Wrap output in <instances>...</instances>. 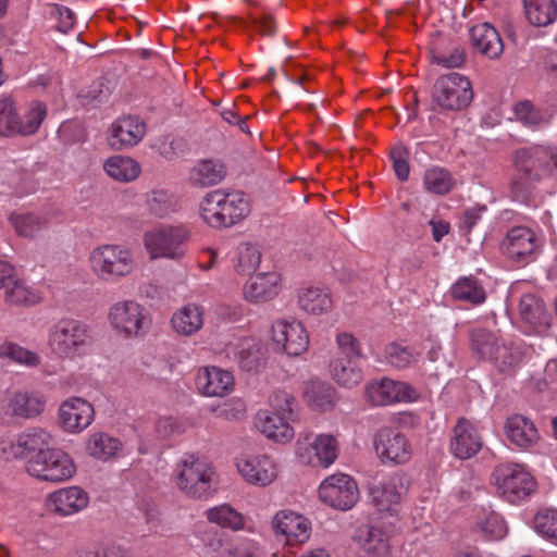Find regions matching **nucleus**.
Segmentation results:
<instances>
[{"label": "nucleus", "mask_w": 557, "mask_h": 557, "mask_svg": "<svg viewBox=\"0 0 557 557\" xmlns=\"http://www.w3.org/2000/svg\"><path fill=\"white\" fill-rule=\"evenodd\" d=\"M91 274L107 284L119 283L131 277L137 269L132 248L124 244L103 243L94 247L88 255Z\"/></svg>", "instance_id": "f257e3e1"}, {"label": "nucleus", "mask_w": 557, "mask_h": 557, "mask_svg": "<svg viewBox=\"0 0 557 557\" xmlns=\"http://www.w3.org/2000/svg\"><path fill=\"white\" fill-rule=\"evenodd\" d=\"M174 483L187 498L208 499L216 490L218 474L206 458L186 455L175 465Z\"/></svg>", "instance_id": "f03ea898"}, {"label": "nucleus", "mask_w": 557, "mask_h": 557, "mask_svg": "<svg viewBox=\"0 0 557 557\" xmlns=\"http://www.w3.org/2000/svg\"><path fill=\"white\" fill-rule=\"evenodd\" d=\"M249 212L248 199L238 191L212 190L199 203L200 218L215 228L233 226L244 220Z\"/></svg>", "instance_id": "7ed1b4c3"}, {"label": "nucleus", "mask_w": 557, "mask_h": 557, "mask_svg": "<svg viewBox=\"0 0 557 557\" xmlns=\"http://www.w3.org/2000/svg\"><path fill=\"white\" fill-rule=\"evenodd\" d=\"M47 343L57 357L75 360L87 355L91 346V335L87 324L64 318L49 327Z\"/></svg>", "instance_id": "20e7f679"}, {"label": "nucleus", "mask_w": 557, "mask_h": 557, "mask_svg": "<svg viewBox=\"0 0 557 557\" xmlns=\"http://www.w3.org/2000/svg\"><path fill=\"white\" fill-rule=\"evenodd\" d=\"M190 230L184 224H161L147 231L143 245L150 260H182L187 253Z\"/></svg>", "instance_id": "39448f33"}, {"label": "nucleus", "mask_w": 557, "mask_h": 557, "mask_svg": "<svg viewBox=\"0 0 557 557\" xmlns=\"http://www.w3.org/2000/svg\"><path fill=\"white\" fill-rule=\"evenodd\" d=\"M107 319L112 330L125 339L144 336L151 325L148 310L134 299H123L112 304Z\"/></svg>", "instance_id": "423d86ee"}, {"label": "nucleus", "mask_w": 557, "mask_h": 557, "mask_svg": "<svg viewBox=\"0 0 557 557\" xmlns=\"http://www.w3.org/2000/svg\"><path fill=\"white\" fill-rule=\"evenodd\" d=\"M493 478L500 497L511 504L525 500L536 490L534 476L521 463H502L495 468Z\"/></svg>", "instance_id": "0eeeda50"}, {"label": "nucleus", "mask_w": 557, "mask_h": 557, "mask_svg": "<svg viewBox=\"0 0 557 557\" xmlns=\"http://www.w3.org/2000/svg\"><path fill=\"white\" fill-rule=\"evenodd\" d=\"M338 453V440L329 433L300 435L295 446L298 461L314 468H330L336 461Z\"/></svg>", "instance_id": "6e6552de"}, {"label": "nucleus", "mask_w": 557, "mask_h": 557, "mask_svg": "<svg viewBox=\"0 0 557 557\" xmlns=\"http://www.w3.org/2000/svg\"><path fill=\"white\" fill-rule=\"evenodd\" d=\"M25 469L29 475L52 483L67 481L76 473V466L70 455L50 447L29 458Z\"/></svg>", "instance_id": "1a4fd4ad"}, {"label": "nucleus", "mask_w": 557, "mask_h": 557, "mask_svg": "<svg viewBox=\"0 0 557 557\" xmlns=\"http://www.w3.org/2000/svg\"><path fill=\"white\" fill-rule=\"evenodd\" d=\"M234 466L249 485L268 487L280 476L282 466L278 459L269 454H242L234 459Z\"/></svg>", "instance_id": "9d476101"}, {"label": "nucleus", "mask_w": 557, "mask_h": 557, "mask_svg": "<svg viewBox=\"0 0 557 557\" xmlns=\"http://www.w3.org/2000/svg\"><path fill=\"white\" fill-rule=\"evenodd\" d=\"M271 341L274 348L289 357L305 354L310 344V335L305 324L296 318H280L271 324Z\"/></svg>", "instance_id": "9b49d317"}, {"label": "nucleus", "mask_w": 557, "mask_h": 557, "mask_svg": "<svg viewBox=\"0 0 557 557\" xmlns=\"http://www.w3.org/2000/svg\"><path fill=\"white\" fill-rule=\"evenodd\" d=\"M318 497L330 508L348 511L359 499V488L352 476L345 473H333L320 483Z\"/></svg>", "instance_id": "f8f14e48"}, {"label": "nucleus", "mask_w": 557, "mask_h": 557, "mask_svg": "<svg viewBox=\"0 0 557 557\" xmlns=\"http://www.w3.org/2000/svg\"><path fill=\"white\" fill-rule=\"evenodd\" d=\"M434 102L445 110H461L473 98L470 81L456 72L440 76L432 91Z\"/></svg>", "instance_id": "ddd939ff"}, {"label": "nucleus", "mask_w": 557, "mask_h": 557, "mask_svg": "<svg viewBox=\"0 0 557 557\" xmlns=\"http://www.w3.org/2000/svg\"><path fill=\"white\" fill-rule=\"evenodd\" d=\"M502 247L509 259L528 263L540 253L543 239L534 228L517 225L507 231Z\"/></svg>", "instance_id": "4468645a"}, {"label": "nucleus", "mask_w": 557, "mask_h": 557, "mask_svg": "<svg viewBox=\"0 0 557 557\" xmlns=\"http://www.w3.org/2000/svg\"><path fill=\"white\" fill-rule=\"evenodd\" d=\"M515 168L518 174L540 178L557 168V146L533 145L516 152Z\"/></svg>", "instance_id": "2eb2a0df"}, {"label": "nucleus", "mask_w": 557, "mask_h": 557, "mask_svg": "<svg viewBox=\"0 0 557 557\" xmlns=\"http://www.w3.org/2000/svg\"><path fill=\"white\" fill-rule=\"evenodd\" d=\"M364 397L372 406H388L413 403L418 400L419 392L406 382L383 377L366 385Z\"/></svg>", "instance_id": "dca6fc26"}, {"label": "nucleus", "mask_w": 557, "mask_h": 557, "mask_svg": "<svg viewBox=\"0 0 557 557\" xmlns=\"http://www.w3.org/2000/svg\"><path fill=\"white\" fill-rule=\"evenodd\" d=\"M373 448L383 463L403 465L410 460L412 448L399 431L381 428L373 436Z\"/></svg>", "instance_id": "f3484780"}, {"label": "nucleus", "mask_w": 557, "mask_h": 557, "mask_svg": "<svg viewBox=\"0 0 557 557\" xmlns=\"http://www.w3.org/2000/svg\"><path fill=\"white\" fill-rule=\"evenodd\" d=\"M271 528L273 533L282 537L288 546L305 544L312 531L311 522L307 517L289 509L277 511L271 520Z\"/></svg>", "instance_id": "a211bd4d"}, {"label": "nucleus", "mask_w": 557, "mask_h": 557, "mask_svg": "<svg viewBox=\"0 0 557 557\" xmlns=\"http://www.w3.org/2000/svg\"><path fill=\"white\" fill-rule=\"evenodd\" d=\"M94 418L92 405L82 397H70L63 400L58 409L59 424L65 432L72 434L83 432L92 423Z\"/></svg>", "instance_id": "6ab92c4d"}, {"label": "nucleus", "mask_w": 557, "mask_h": 557, "mask_svg": "<svg viewBox=\"0 0 557 557\" xmlns=\"http://www.w3.org/2000/svg\"><path fill=\"white\" fill-rule=\"evenodd\" d=\"M225 356L247 372H258L264 366L262 345L255 337L234 336L225 346Z\"/></svg>", "instance_id": "aec40b11"}, {"label": "nucleus", "mask_w": 557, "mask_h": 557, "mask_svg": "<svg viewBox=\"0 0 557 557\" xmlns=\"http://www.w3.org/2000/svg\"><path fill=\"white\" fill-rule=\"evenodd\" d=\"M407 487L400 474H392L370 487L372 503L381 512L396 513Z\"/></svg>", "instance_id": "412c9836"}, {"label": "nucleus", "mask_w": 557, "mask_h": 557, "mask_svg": "<svg viewBox=\"0 0 557 557\" xmlns=\"http://www.w3.org/2000/svg\"><path fill=\"white\" fill-rule=\"evenodd\" d=\"M195 384L207 397H224L233 392L235 380L232 372L211 366L198 369Z\"/></svg>", "instance_id": "4be33fe9"}, {"label": "nucleus", "mask_w": 557, "mask_h": 557, "mask_svg": "<svg viewBox=\"0 0 557 557\" xmlns=\"http://www.w3.org/2000/svg\"><path fill=\"white\" fill-rule=\"evenodd\" d=\"M46 503L49 510L61 517H69L88 506L89 495L82 487L73 485L50 493Z\"/></svg>", "instance_id": "5701e85b"}, {"label": "nucleus", "mask_w": 557, "mask_h": 557, "mask_svg": "<svg viewBox=\"0 0 557 557\" xmlns=\"http://www.w3.org/2000/svg\"><path fill=\"white\" fill-rule=\"evenodd\" d=\"M146 134L145 123L136 116H123L110 126L109 144L113 149L121 150L136 146Z\"/></svg>", "instance_id": "b1692460"}, {"label": "nucleus", "mask_w": 557, "mask_h": 557, "mask_svg": "<svg viewBox=\"0 0 557 557\" xmlns=\"http://www.w3.org/2000/svg\"><path fill=\"white\" fill-rule=\"evenodd\" d=\"M482 438L475 426L467 419L457 421L450 440V451L459 459H469L482 448Z\"/></svg>", "instance_id": "393cba45"}, {"label": "nucleus", "mask_w": 557, "mask_h": 557, "mask_svg": "<svg viewBox=\"0 0 557 557\" xmlns=\"http://www.w3.org/2000/svg\"><path fill=\"white\" fill-rule=\"evenodd\" d=\"M297 304L300 310L313 317L330 313L334 306L330 289L313 284L304 285L297 290Z\"/></svg>", "instance_id": "a878e982"}, {"label": "nucleus", "mask_w": 557, "mask_h": 557, "mask_svg": "<svg viewBox=\"0 0 557 557\" xmlns=\"http://www.w3.org/2000/svg\"><path fill=\"white\" fill-rule=\"evenodd\" d=\"M521 320L525 324L527 333H545L552 321L545 304L532 294H525L519 302Z\"/></svg>", "instance_id": "bb28decb"}, {"label": "nucleus", "mask_w": 557, "mask_h": 557, "mask_svg": "<svg viewBox=\"0 0 557 557\" xmlns=\"http://www.w3.org/2000/svg\"><path fill=\"white\" fill-rule=\"evenodd\" d=\"M280 275L275 272L259 273L251 276L243 286V297L250 304H263L280 293Z\"/></svg>", "instance_id": "cd10ccee"}, {"label": "nucleus", "mask_w": 557, "mask_h": 557, "mask_svg": "<svg viewBox=\"0 0 557 557\" xmlns=\"http://www.w3.org/2000/svg\"><path fill=\"white\" fill-rule=\"evenodd\" d=\"M288 419L289 417L274 413L271 410H259L255 417V426L267 438L286 443L294 437V429Z\"/></svg>", "instance_id": "c85d7f7f"}, {"label": "nucleus", "mask_w": 557, "mask_h": 557, "mask_svg": "<svg viewBox=\"0 0 557 557\" xmlns=\"http://www.w3.org/2000/svg\"><path fill=\"white\" fill-rule=\"evenodd\" d=\"M205 324V309L202 306L188 302L177 308L171 317L170 325L174 333L181 336H193Z\"/></svg>", "instance_id": "c756f323"}, {"label": "nucleus", "mask_w": 557, "mask_h": 557, "mask_svg": "<svg viewBox=\"0 0 557 557\" xmlns=\"http://www.w3.org/2000/svg\"><path fill=\"white\" fill-rule=\"evenodd\" d=\"M50 211H13L8 220L15 233L25 238H35L50 225Z\"/></svg>", "instance_id": "7c9ffc66"}, {"label": "nucleus", "mask_w": 557, "mask_h": 557, "mask_svg": "<svg viewBox=\"0 0 557 557\" xmlns=\"http://www.w3.org/2000/svg\"><path fill=\"white\" fill-rule=\"evenodd\" d=\"M45 406V396L36 391H15L8 397V412L16 418H36L42 413Z\"/></svg>", "instance_id": "2f4dec72"}, {"label": "nucleus", "mask_w": 557, "mask_h": 557, "mask_svg": "<svg viewBox=\"0 0 557 557\" xmlns=\"http://www.w3.org/2000/svg\"><path fill=\"white\" fill-rule=\"evenodd\" d=\"M355 540L363 557H395L389 536L379 528L366 527L359 529Z\"/></svg>", "instance_id": "473e14b6"}, {"label": "nucleus", "mask_w": 557, "mask_h": 557, "mask_svg": "<svg viewBox=\"0 0 557 557\" xmlns=\"http://www.w3.org/2000/svg\"><path fill=\"white\" fill-rule=\"evenodd\" d=\"M505 432L510 443L521 449L532 447L539 440V432L534 423L522 414H513L508 418Z\"/></svg>", "instance_id": "72a5a7b5"}, {"label": "nucleus", "mask_w": 557, "mask_h": 557, "mask_svg": "<svg viewBox=\"0 0 557 557\" xmlns=\"http://www.w3.org/2000/svg\"><path fill=\"white\" fill-rule=\"evenodd\" d=\"M51 436L42 429H30L18 435L13 445V454L15 457L24 459L26 463L28 459L45 451L49 448Z\"/></svg>", "instance_id": "f704fd0d"}, {"label": "nucleus", "mask_w": 557, "mask_h": 557, "mask_svg": "<svg viewBox=\"0 0 557 557\" xmlns=\"http://www.w3.org/2000/svg\"><path fill=\"white\" fill-rule=\"evenodd\" d=\"M473 46L490 59H497L504 51L498 32L488 23H480L470 29Z\"/></svg>", "instance_id": "c9c22d12"}, {"label": "nucleus", "mask_w": 557, "mask_h": 557, "mask_svg": "<svg viewBox=\"0 0 557 557\" xmlns=\"http://www.w3.org/2000/svg\"><path fill=\"white\" fill-rule=\"evenodd\" d=\"M3 292V300L9 306L32 307L42 299L40 292L27 284L17 273Z\"/></svg>", "instance_id": "e433bc0d"}, {"label": "nucleus", "mask_w": 557, "mask_h": 557, "mask_svg": "<svg viewBox=\"0 0 557 557\" xmlns=\"http://www.w3.org/2000/svg\"><path fill=\"white\" fill-rule=\"evenodd\" d=\"M203 516L208 523L233 532L243 531L246 527L245 516L228 503L209 507Z\"/></svg>", "instance_id": "4c0bfd02"}, {"label": "nucleus", "mask_w": 557, "mask_h": 557, "mask_svg": "<svg viewBox=\"0 0 557 557\" xmlns=\"http://www.w3.org/2000/svg\"><path fill=\"white\" fill-rule=\"evenodd\" d=\"M304 397L311 408L322 412L332 410L337 403L335 388L318 380L306 383Z\"/></svg>", "instance_id": "58836bf2"}, {"label": "nucleus", "mask_w": 557, "mask_h": 557, "mask_svg": "<svg viewBox=\"0 0 557 557\" xmlns=\"http://www.w3.org/2000/svg\"><path fill=\"white\" fill-rule=\"evenodd\" d=\"M106 174L120 183H129L138 178L141 166L138 161L128 156L115 154L103 162Z\"/></svg>", "instance_id": "ea45409f"}, {"label": "nucleus", "mask_w": 557, "mask_h": 557, "mask_svg": "<svg viewBox=\"0 0 557 557\" xmlns=\"http://www.w3.org/2000/svg\"><path fill=\"white\" fill-rule=\"evenodd\" d=\"M17 135L30 136L38 132L45 121L47 106L39 100H33L17 108Z\"/></svg>", "instance_id": "a19ab883"}, {"label": "nucleus", "mask_w": 557, "mask_h": 557, "mask_svg": "<svg viewBox=\"0 0 557 557\" xmlns=\"http://www.w3.org/2000/svg\"><path fill=\"white\" fill-rule=\"evenodd\" d=\"M226 169L224 164L216 160H200L189 172V181L193 185L199 187H210L218 185L225 177Z\"/></svg>", "instance_id": "79ce46f5"}, {"label": "nucleus", "mask_w": 557, "mask_h": 557, "mask_svg": "<svg viewBox=\"0 0 557 557\" xmlns=\"http://www.w3.org/2000/svg\"><path fill=\"white\" fill-rule=\"evenodd\" d=\"M358 359L337 358L331 363V375L341 386L351 388L361 383L362 369L357 363Z\"/></svg>", "instance_id": "37998d69"}, {"label": "nucleus", "mask_w": 557, "mask_h": 557, "mask_svg": "<svg viewBox=\"0 0 557 557\" xmlns=\"http://www.w3.org/2000/svg\"><path fill=\"white\" fill-rule=\"evenodd\" d=\"M121 449L122 443L117 438L102 432L91 434L86 443L87 454L100 461L110 460Z\"/></svg>", "instance_id": "c03bdc74"}, {"label": "nucleus", "mask_w": 557, "mask_h": 557, "mask_svg": "<svg viewBox=\"0 0 557 557\" xmlns=\"http://www.w3.org/2000/svg\"><path fill=\"white\" fill-rule=\"evenodd\" d=\"M524 8L527 18L534 26H548L557 18L555 0H524Z\"/></svg>", "instance_id": "a18cd8bd"}, {"label": "nucleus", "mask_w": 557, "mask_h": 557, "mask_svg": "<svg viewBox=\"0 0 557 557\" xmlns=\"http://www.w3.org/2000/svg\"><path fill=\"white\" fill-rule=\"evenodd\" d=\"M146 206L156 218H165L180 209V200L166 189H153L146 195Z\"/></svg>", "instance_id": "49530a36"}, {"label": "nucleus", "mask_w": 557, "mask_h": 557, "mask_svg": "<svg viewBox=\"0 0 557 557\" xmlns=\"http://www.w3.org/2000/svg\"><path fill=\"white\" fill-rule=\"evenodd\" d=\"M0 357L25 368L38 367L41 361L38 352L11 341H5L0 345Z\"/></svg>", "instance_id": "de8ad7c7"}, {"label": "nucleus", "mask_w": 557, "mask_h": 557, "mask_svg": "<svg viewBox=\"0 0 557 557\" xmlns=\"http://www.w3.org/2000/svg\"><path fill=\"white\" fill-rule=\"evenodd\" d=\"M261 251L257 245L242 243L236 248L235 270L239 274H251L260 265Z\"/></svg>", "instance_id": "09e8293b"}, {"label": "nucleus", "mask_w": 557, "mask_h": 557, "mask_svg": "<svg viewBox=\"0 0 557 557\" xmlns=\"http://www.w3.org/2000/svg\"><path fill=\"white\" fill-rule=\"evenodd\" d=\"M423 185L429 193L445 195L453 189L455 181L446 169L432 166L424 172Z\"/></svg>", "instance_id": "8fccbe9b"}, {"label": "nucleus", "mask_w": 557, "mask_h": 557, "mask_svg": "<svg viewBox=\"0 0 557 557\" xmlns=\"http://www.w3.org/2000/svg\"><path fill=\"white\" fill-rule=\"evenodd\" d=\"M512 113L527 127H540L548 122L547 114L529 100L517 102L512 107Z\"/></svg>", "instance_id": "3c124183"}, {"label": "nucleus", "mask_w": 557, "mask_h": 557, "mask_svg": "<svg viewBox=\"0 0 557 557\" xmlns=\"http://www.w3.org/2000/svg\"><path fill=\"white\" fill-rule=\"evenodd\" d=\"M226 557H269V550L265 543L242 536L226 549Z\"/></svg>", "instance_id": "603ef678"}, {"label": "nucleus", "mask_w": 557, "mask_h": 557, "mask_svg": "<svg viewBox=\"0 0 557 557\" xmlns=\"http://www.w3.org/2000/svg\"><path fill=\"white\" fill-rule=\"evenodd\" d=\"M454 298L474 305L482 304L485 300L483 287L471 277H463L457 281L451 287Z\"/></svg>", "instance_id": "864d4df0"}, {"label": "nucleus", "mask_w": 557, "mask_h": 557, "mask_svg": "<svg viewBox=\"0 0 557 557\" xmlns=\"http://www.w3.org/2000/svg\"><path fill=\"white\" fill-rule=\"evenodd\" d=\"M17 107L10 97L0 98V136L17 135Z\"/></svg>", "instance_id": "5fc2aeb1"}, {"label": "nucleus", "mask_w": 557, "mask_h": 557, "mask_svg": "<svg viewBox=\"0 0 557 557\" xmlns=\"http://www.w3.org/2000/svg\"><path fill=\"white\" fill-rule=\"evenodd\" d=\"M471 343L472 349L479 358L488 361L494 356L496 348L500 346L497 337L484 329H475L472 332Z\"/></svg>", "instance_id": "6e6d98bb"}, {"label": "nucleus", "mask_w": 557, "mask_h": 557, "mask_svg": "<svg viewBox=\"0 0 557 557\" xmlns=\"http://www.w3.org/2000/svg\"><path fill=\"white\" fill-rule=\"evenodd\" d=\"M193 534L209 552L218 553L224 546V534L208 523H196Z\"/></svg>", "instance_id": "4d7b16f0"}, {"label": "nucleus", "mask_w": 557, "mask_h": 557, "mask_svg": "<svg viewBox=\"0 0 557 557\" xmlns=\"http://www.w3.org/2000/svg\"><path fill=\"white\" fill-rule=\"evenodd\" d=\"M384 359L389 366L404 369L417 360V354L407 346L398 343H391L384 349Z\"/></svg>", "instance_id": "13d9d810"}, {"label": "nucleus", "mask_w": 557, "mask_h": 557, "mask_svg": "<svg viewBox=\"0 0 557 557\" xmlns=\"http://www.w3.org/2000/svg\"><path fill=\"white\" fill-rule=\"evenodd\" d=\"M479 530L487 540L498 541L507 534V527L502 516L496 512H487L476 523Z\"/></svg>", "instance_id": "bf43d9fd"}, {"label": "nucleus", "mask_w": 557, "mask_h": 557, "mask_svg": "<svg viewBox=\"0 0 557 557\" xmlns=\"http://www.w3.org/2000/svg\"><path fill=\"white\" fill-rule=\"evenodd\" d=\"M533 523L541 536L557 543V509L539 511Z\"/></svg>", "instance_id": "052dcab7"}, {"label": "nucleus", "mask_w": 557, "mask_h": 557, "mask_svg": "<svg viewBox=\"0 0 557 557\" xmlns=\"http://www.w3.org/2000/svg\"><path fill=\"white\" fill-rule=\"evenodd\" d=\"M520 356L516 348L508 347L505 344L496 348L494 356L490 359L500 371H508L516 367Z\"/></svg>", "instance_id": "680f3d73"}, {"label": "nucleus", "mask_w": 557, "mask_h": 557, "mask_svg": "<svg viewBox=\"0 0 557 557\" xmlns=\"http://www.w3.org/2000/svg\"><path fill=\"white\" fill-rule=\"evenodd\" d=\"M520 177H515L510 184L511 198L520 203H528L533 194L532 181L536 177H530L520 174Z\"/></svg>", "instance_id": "e2e57ef3"}, {"label": "nucleus", "mask_w": 557, "mask_h": 557, "mask_svg": "<svg viewBox=\"0 0 557 557\" xmlns=\"http://www.w3.org/2000/svg\"><path fill=\"white\" fill-rule=\"evenodd\" d=\"M336 345L344 358L359 359L362 357L361 345L349 332H339L336 335Z\"/></svg>", "instance_id": "0e129e2a"}, {"label": "nucleus", "mask_w": 557, "mask_h": 557, "mask_svg": "<svg viewBox=\"0 0 557 557\" xmlns=\"http://www.w3.org/2000/svg\"><path fill=\"white\" fill-rule=\"evenodd\" d=\"M391 159L397 178L401 182L407 181L410 172L409 151L401 147H394L391 151Z\"/></svg>", "instance_id": "69168bd1"}, {"label": "nucleus", "mask_w": 557, "mask_h": 557, "mask_svg": "<svg viewBox=\"0 0 557 557\" xmlns=\"http://www.w3.org/2000/svg\"><path fill=\"white\" fill-rule=\"evenodd\" d=\"M251 26L263 36H273L276 24L272 14L265 10L256 11L250 15Z\"/></svg>", "instance_id": "338daca9"}, {"label": "nucleus", "mask_w": 557, "mask_h": 557, "mask_svg": "<svg viewBox=\"0 0 557 557\" xmlns=\"http://www.w3.org/2000/svg\"><path fill=\"white\" fill-rule=\"evenodd\" d=\"M110 95V89L103 82L94 83L88 90L81 95L85 106L96 107L103 102Z\"/></svg>", "instance_id": "774afa93"}]
</instances>
